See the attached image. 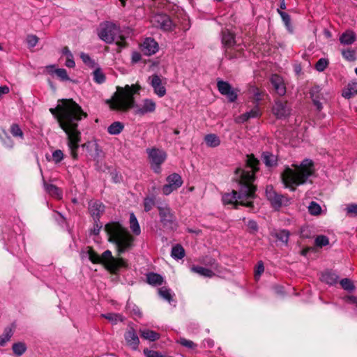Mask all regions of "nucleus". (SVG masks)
<instances>
[{"instance_id":"obj_1","label":"nucleus","mask_w":357,"mask_h":357,"mask_svg":"<svg viewBox=\"0 0 357 357\" xmlns=\"http://www.w3.org/2000/svg\"><path fill=\"white\" fill-rule=\"evenodd\" d=\"M61 105L50 108V113L56 119L60 128L67 135V144L74 160L78 158L79 144L81 142V132L78 130V122L87 114L73 99L61 100Z\"/></svg>"},{"instance_id":"obj_2","label":"nucleus","mask_w":357,"mask_h":357,"mask_svg":"<svg viewBox=\"0 0 357 357\" xmlns=\"http://www.w3.org/2000/svg\"><path fill=\"white\" fill-rule=\"evenodd\" d=\"M259 161L253 154L248 155L246 167L250 170H246L240 167L235 170V174L238 176L240 188L238 192L232 190L231 192L225 193L222 199L224 204H234L235 208L238 205L248 208H253V202L256 197L257 187L252 184L255 178V174L259 171Z\"/></svg>"},{"instance_id":"obj_3","label":"nucleus","mask_w":357,"mask_h":357,"mask_svg":"<svg viewBox=\"0 0 357 357\" xmlns=\"http://www.w3.org/2000/svg\"><path fill=\"white\" fill-rule=\"evenodd\" d=\"M294 169L286 167L281 174V178L285 188L295 191L296 187L305 184L314 174V162L310 159L303 160L301 163L292 165Z\"/></svg>"},{"instance_id":"obj_4","label":"nucleus","mask_w":357,"mask_h":357,"mask_svg":"<svg viewBox=\"0 0 357 357\" xmlns=\"http://www.w3.org/2000/svg\"><path fill=\"white\" fill-rule=\"evenodd\" d=\"M140 89L137 84L117 86L116 91L111 99L107 100L106 103L112 110L127 112L135 107L134 95L138 93Z\"/></svg>"},{"instance_id":"obj_5","label":"nucleus","mask_w":357,"mask_h":357,"mask_svg":"<svg viewBox=\"0 0 357 357\" xmlns=\"http://www.w3.org/2000/svg\"><path fill=\"white\" fill-rule=\"evenodd\" d=\"M105 230L109 236V241L116 245L118 256L133 246L134 237L119 222H112L106 224Z\"/></svg>"},{"instance_id":"obj_6","label":"nucleus","mask_w":357,"mask_h":357,"mask_svg":"<svg viewBox=\"0 0 357 357\" xmlns=\"http://www.w3.org/2000/svg\"><path fill=\"white\" fill-rule=\"evenodd\" d=\"M87 253L89 260L93 264L103 265L105 269L111 273H117L121 268L128 267L126 260L121 257H114L112 252L109 250H105L101 255H99L92 248L89 247Z\"/></svg>"},{"instance_id":"obj_7","label":"nucleus","mask_w":357,"mask_h":357,"mask_svg":"<svg viewBox=\"0 0 357 357\" xmlns=\"http://www.w3.org/2000/svg\"><path fill=\"white\" fill-rule=\"evenodd\" d=\"M98 36L107 43L115 42L119 47L126 46V38L121 33L119 26L114 23L106 24L100 31Z\"/></svg>"},{"instance_id":"obj_8","label":"nucleus","mask_w":357,"mask_h":357,"mask_svg":"<svg viewBox=\"0 0 357 357\" xmlns=\"http://www.w3.org/2000/svg\"><path fill=\"white\" fill-rule=\"evenodd\" d=\"M146 153L152 169L155 173L159 174L161 170L160 166L166 160V153L163 150L156 148L147 149Z\"/></svg>"},{"instance_id":"obj_9","label":"nucleus","mask_w":357,"mask_h":357,"mask_svg":"<svg viewBox=\"0 0 357 357\" xmlns=\"http://www.w3.org/2000/svg\"><path fill=\"white\" fill-rule=\"evenodd\" d=\"M160 222L166 228L172 229L175 224L176 217L170 207L167 204L158 206Z\"/></svg>"},{"instance_id":"obj_10","label":"nucleus","mask_w":357,"mask_h":357,"mask_svg":"<svg viewBox=\"0 0 357 357\" xmlns=\"http://www.w3.org/2000/svg\"><path fill=\"white\" fill-rule=\"evenodd\" d=\"M151 22L153 26L160 28L165 31L173 30L174 24L170 17L166 14L158 13L151 17Z\"/></svg>"},{"instance_id":"obj_11","label":"nucleus","mask_w":357,"mask_h":357,"mask_svg":"<svg viewBox=\"0 0 357 357\" xmlns=\"http://www.w3.org/2000/svg\"><path fill=\"white\" fill-rule=\"evenodd\" d=\"M272 112L277 119H285L290 115L291 107L287 100L278 99L275 100L274 105L272 107Z\"/></svg>"},{"instance_id":"obj_12","label":"nucleus","mask_w":357,"mask_h":357,"mask_svg":"<svg viewBox=\"0 0 357 357\" xmlns=\"http://www.w3.org/2000/svg\"><path fill=\"white\" fill-rule=\"evenodd\" d=\"M105 205L98 200H91L89 202V211L94 222L100 220L105 211Z\"/></svg>"},{"instance_id":"obj_13","label":"nucleus","mask_w":357,"mask_h":357,"mask_svg":"<svg viewBox=\"0 0 357 357\" xmlns=\"http://www.w3.org/2000/svg\"><path fill=\"white\" fill-rule=\"evenodd\" d=\"M151 81L150 84L153 89L154 93L160 98L163 97L166 94L165 86L162 84V79L160 77L156 74H154L149 77Z\"/></svg>"},{"instance_id":"obj_14","label":"nucleus","mask_w":357,"mask_h":357,"mask_svg":"<svg viewBox=\"0 0 357 357\" xmlns=\"http://www.w3.org/2000/svg\"><path fill=\"white\" fill-rule=\"evenodd\" d=\"M126 344L133 350H137L139 344V340L135 330L129 327L124 334Z\"/></svg>"},{"instance_id":"obj_15","label":"nucleus","mask_w":357,"mask_h":357,"mask_svg":"<svg viewBox=\"0 0 357 357\" xmlns=\"http://www.w3.org/2000/svg\"><path fill=\"white\" fill-rule=\"evenodd\" d=\"M244 55V49L240 45H234L232 47L225 49V56L229 60L237 59Z\"/></svg>"},{"instance_id":"obj_16","label":"nucleus","mask_w":357,"mask_h":357,"mask_svg":"<svg viewBox=\"0 0 357 357\" xmlns=\"http://www.w3.org/2000/svg\"><path fill=\"white\" fill-rule=\"evenodd\" d=\"M321 88L319 86H314L310 90V96L314 105L317 111L320 112L323 109L321 100L324 99L323 94L321 93Z\"/></svg>"},{"instance_id":"obj_17","label":"nucleus","mask_w":357,"mask_h":357,"mask_svg":"<svg viewBox=\"0 0 357 357\" xmlns=\"http://www.w3.org/2000/svg\"><path fill=\"white\" fill-rule=\"evenodd\" d=\"M141 50L144 54L150 56L155 54L158 50V44L154 39L147 38L142 43Z\"/></svg>"},{"instance_id":"obj_18","label":"nucleus","mask_w":357,"mask_h":357,"mask_svg":"<svg viewBox=\"0 0 357 357\" xmlns=\"http://www.w3.org/2000/svg\"><path fill=\"white\" fill-rule=\"evenodd\" d=\"M155 102L151 99H145L143 101L142 107H135V113L137 115L143 116L146 113L153 112L155 110Z\"/></svg>"},{"instance_id":"obj_19","label":"nucleus","mask_w":357,"mask_h":357,"mask_svg":"<svg viewBox=\"0 0 357 357\" xmlns=\"http://www.w3.org/2000/svg\"><path fill=\"white\" fill-rule=\"evenodd\" d=\"M270 81L274 90L279 96H282L286 93V86L282 77L276 74L273 75Z\"/></svg>"},{"instance_id":"obj_20","label":"nucleus","mask_w":357,"mask_h":357,"mask_svg":"<svg viewBox=\"0 0 357 357\" xmlns=\"http://www.w3.org/2000/svg\"><path fill=\"white\" fill-rule=\"evenodd\" d=\"M222 43L225 49L236 45L235 35L227 29L222 31Z\"/></svg>"},{"instance_id":"obj_21","label":"nucleus","mask_w":357,"mask_h":357,"mask_svg":"<svg viewBox=\"0 0 357 357\" xmlns=\"http://www.w3.org/2000/svg\"><path fill=\"white\" fill-rule=\"evenodd\" d=\"M271 236L282 243L284 245H288L290 232L287 229H274L271 232Z\"/></svg>"},{"instance_id":"obj_22","label":"nucleus","mask_w":357,"mask_h":357,"mask_svg":"<svg viewBox=\"0 0 357 357\" xmlns=\"http://www.w3.org/2000/svg\"><path fill=\"white\" fill-rule=\"evenodd\" d=\"M190 271L205 278H211L215 275V273L211 268L200 266L193 265L190 267Z\"/></svg>"},{"instance_id":"obj_23","label":"nucleus","mask_w":357,"mask_h":357,"mask_svg":"<svg viewBox=\"0 0 357 357\" xmlns=\"http://www.w3.org/2000/svg\"><path fill=\"white\" fill-rule=\"evenodd\" d=\"M261 115V112L257 104L250 111L246 112L245 113L239 116V119L241 122H245L250 119L258 118Z\"/></svg>"},{"instance_id":"obj_24","label":"nucleus","mask_w":357,"mask_h":357,"mask_svg":"<svg viewBox=\"0 0 357 357\" xmlns=\"http://www.w3.org/2000/svg\"><path fill=\"white\" fill-rule=\"evenodd\" d=\"M356 40V34L352 30H347L340 37V41L343 45H351Z\"/></svg>"},{"instance_id":"obj_25","label":"nucleus","mask_w":357,"mask_h":357,"mask_svg":"<svg viewBox=\"0 0 357 357\" xmlns=\"http://www.w3.org/2000/svg\"><path fill=\"white\" fill-rule=\"evenodd\" d=\"M146 282L151 285L158 286L161 285L164 280L160 274L151 272L146 274Z\"/></svg>"},{"instance_id":"obj_26","label":"nucleus","mask_w":357,"mask_h":357,"mask_svg":"<svg viewBox=\"0 0 357 357\" xmlns=\"http://www.w3.org/2000/svg\"><path fill=\"white\" fill-rule=\"evenodd\" d=\"M356 95H357V83L356 82L349 83L342 93V96L347 99Z\"/></svg>"},{"instance_id":"obj_27","label":"nucleus","mask_w":357,"mask_h":357,"mask_svg":"<svg viewBox=\"0 0 357 357\" xmlns=\"http://www.w3.org/2000/svg\"><path fill=\"white\" fill-rule=\"evenodd\" d=\"M338 276L333 272L326 271L321 273V280L330 285H333L337 283Z\"/></svg>"},{"instance_id":"obj_28","label":"nucleus","mask_w":357,"mask_h":357,"mask_svg":"<svg viewBox=\"0 0 357 357\" xmlns=\"http://www.w3.org/2000/svg\"><path fill=\"white\" fill-rule=\"evenodd\" d=\"M0 140L7 148L13 149L14 147V141L3 128H0Z\"/></svg>"},{"instance_id":"obj_29","label":"nucleus","mask_w":357,"mask_h":357,"mask_svg":"<svg viewBox=\"0 0 357 357\" xmlns=\"http://www.w3.org/2000/svg\"><path fill=\"white\" fill-rule=\"evenodd\" d=\"M0 140L7 148L13 149L14 147V141L3 128H0Z\"/></svg>"},{"instance_id":"obj_30","label":"nucleus","mask_w":357,"mask_h":357,"mask_svg":"<svg viewBox=\"0 0 357 357\" xmlns=\"http://www.w3.org/2000/svg\"><path fill=\"white\" fill-rule=\"evenodd\" d=\"M0 140L7 148L13 149L14 147V141L3 128H0Z\"/></svg>"},{"instance_id":"obj_31","label":"nucleus","mask_w":357,"mask_h":357,"mask_svg":"<svg viewBox=\"0 0 357 357\" xmlns=\"http://www.w3.org/2000/svg\"><path fill=\"white\" fill-rule=\"evenodd\" d=\"M139 333L143 339L150 341H155L160 338V334L149 329L140 330Z\"/></svg>"},{"instance_id":"obj_32","label":"nucleus","mask_w":357,"mask_h":357,"mask_svg":"<svg viewBox=\"0 0 357 357\" xmlns=\"http://www.w3.org/2000/svg\"><path fill=\"white\" fill-rule=\"evenodd\" d=\"M9 131L13 137L20 139L21 140L24 139V132L22 130V128H20L19 124L15 123H12L10 125Z\"/></svg>"},{"instance_id":"obj_33","label":"nucleus","mask_w":357,"mask_h":357,"mask_svg":"<svg viewBox=\"0 0 357 357\" xmlns=\"http://www.w3.org/2000/svg\"><path fill=\"white\" fill-rule=\"evenodd\" d=\"M261 159L267 167H273L277 165L276 157L270 152H264Z\"/></svg>"},{"instance_id":"obj_34","label":"nucleus","mask_w":357,"mask_h":357,"mask_svg":"<svg viewBox=\"0 0 357 357\" xmlns=\"http://www.w3.org/2000/svg\"><path fill=\"white\" fill-rule=\"evenodd\" d=\"M130 228L134 234L138 236L141 233L140 227L135 215L133 213H130Z\"/></svg>"},{"instance_id":"obj_35","label":"nucleus","mask_w":357,"mask_h":357,"mask_svg":"<svg viewBox=\"0 0 357 357\" xmlns=\"http://www.w3.org/2000/svg\"><path fill=\"white\" fill-rule=\"evenodd\" d=\"M124 128V125L120 121H115L112 123L108 128L107 132L110 135H116L120 134Z\"/></svg>"},{"instance_id":"obj_36","label":"nucleus","mask_w":357,"mask_h":357,"mask_svg":"<svg viewBox=\"0 0 357 357\" xmlns=\"http://www.w3.org/2000/svg\"><path fill=\"white\" fill-rule=\"evenodd\" d=\"M204 141L209 147H217L220 144V138L215 134H208L204 137Z\"/></svg>"},{"instance_id":"obj_37","label":"nucleus","mask_w":357,"mask_h":357,"mask_svg":"<svg viewBox=\"0 0 357 357\" xmlns=\"http://www.w3.org/2000/svg\"><path fill=\"white\" fill-rule=\"evenodd\" d=\"M171 256L176 259H181L185 257V250L182 245L177 244L173 246L171 252Z\"/></svg>"},{"instance_id":"obj_38","label":"nucleus","mask_w":357,"mask_h":357,"mask_svg":"<svg viewBox=\"0 0 357 357\" xmlns=\"http://www.w3.org/2000/svg\"><path fill=\"white\" fill-rule=\"evenodd\" d=\"M200 261L206 267H209L211 270L217 271L219 268V264L214 258L211 257L206 256L203 257Z\"/></svg>"},{"instance_id":"obj_39","label":"nucleus","mask_w":357,"mask_h":357,"mask_svg":"<svg viewBox=\"0 0 357 357\" xmlns=\"http://www.w3.org/2000/svg\"><path fill=\"white\" fill-rule=\"evenodd\" d=\"M166 181L167 183L174 185V186L179 188L183 183L181 176L176 173H173L169 175L166 178Z\"/></svg>"},{"instance_id":"obj_40","label":"nucleus","mask_w":357,"mask_h":357,"mask_svg":"<svg viewBox=\"0 0 357 357\" xmlns=\"http://www.w3.org/2000/svg\"><path fill=\"white\" fill-rule=\"evenodd\" d=\"M102 317L109 320L112 324H116L118 321L123 322L124 321V317L117 313H107L101 314Z\"/></svg>"},{"instance_id":"obj_41","label":"nucleus","mask_w":357,"mask_h":357,"mask_svg":"<svg viewBox=\"0 0 357 357\" xmlns=\"http://www.w3.org/2000/svg\"><path fill=\"white\" fill-rule=\"evenodd\" d=\"M249 91L250 93L252 94L255 101L257 102V104H258V102L262 100L264 92L259 89L258 87L254 86H251Z\"/></svg>"},{"instance_id":"obj_42","label":"nucleus","mask_w":357,"mask_h":357,"mask_svg":"<svg viewBox=\"0 0 357 357\" xmlns=\"http://www.w3.org/2000/svg\"><path fill=\"white\" fill-rule=\"evenodd\" d=\"M93 80L97 84H102L105 82L106 77L104 73L102 71V70L100 68H97L93 72Z\"/></svg>"},{"instance_id":"obj_43","label":"nucleus","mask_w":357,"mask_h":357,"mask_svg":"<svg viewBox=\"0 0 357 357\" xmlns=\"http://www.w3.org/2000/svg\"><path fill=\"white\" fill-rule=\"evenodd\" d=\"M45 189L47 193L52 196L59 197L61 195V191L58 187L53 184L44 183Z\"/></svg>"},{"instance_id":"obj_44","label":"nucleus","mask_w":357,"mask_h":357,"mask_svg":"<svg viewBox=\"0 0 357 357\" xmlns=\"http://www.w3.org/2000/svg\"><path fill=\"white\" fill-rule=\"evenodd\" d=\"M321 207L316 202L312 201L308 206V212L312 215H319L321 213Z\"/></svg>"},{"instance_id":"obj_45","label":"nucleus","mask_w":357,"mask_h":357,"mask_svg":"<svg viewBox=\"0 0 357 357\" xmlns=\"http://www.w3.org/2000/svg\"><path fill=\"white\" fill-rule=\"evenodd\" d=\"M13 333L10 328H6L3 333L0 335V346H3L8 341L10 340Z\"/></svg>"},{"instance_id":"obj_46","label":"nucleus","mask_w":357,"mask_h":357,"mask_svg":"<svg viewBox=\"0 0 357 357\" xmlns=\"http://www.w3.org/2000/svg\"><path fill=\"white\" fill-rule=\"evenodd\" d=\"M217 87L219 92L223 95L227 93V91L228 92V90H230L231 86L229 82L220 79L217 82Z\"/></svg>"},{"instance_id":"obj_47","label":"nucleus","mask_w":357,"mask_h":357,"mask_svg":"<svg viewBox=\"0 0 357 357\" xmlns=\"http://www.w3.org/2000/svg\"><path fill=\"white\" fill-rule=\"evenodd\" d=\"M12 348L14 354L17 356L22 355L26 350V344L23 342L15 343Z\"/></svg>"},{"instance_id":"obj_48","label":"nucleus","mask_w":357,"mask_h":357,"mask_svg":"<svg viewBox=\"0 0 357 357\" xmlns=\"http://www.w3.org/2000/svg\"><path fill=\"white\" fill-rule=\"evenodd\" d=\"M314 243L316 246L322 248L329 244V239L326 236L319 235L316 237Z\"/></svg>"},{"instance_id":"obj_49","label":"nucleus","mask_w":357,"mask_h":357,"mask_svg":"<svg viewBox=\"0 0 357 357\" xmlns=\"http://www.w3.org/2000/svg\"><path fill=\"white\" fill-rule=\"evenodd\" d=\"M178 343H179L181 345H182L184 347H186L188 349L194 350L197 348V345L194 342L190 340H187L184 337H181L178 340Z\"/></svg>"},{"instance_id":"obj_50","label":"nucleus","mask_w":357,"mask_h":357,"mask_svg":"<svg viewBox=\"0 0 357 357\" xmlns=\"http://www.w3.org/2000/svg\"><path fill=\"white\" fill-rule=\"evenodd\" d=\"M278 13H279V15H280V17H282V21L284 22L285 26H287V28L288 29H291V17L290 15L284 12V11H282L280 9H278Z\"/></svg>"},{"instance_id":"obj_51","label":"nucleus","mask_w":357,"mask_h":357,"mask_svg":"<svg viewBox=\"0 0 357 357\" xmlns=\"http://www.w3.org/2000/svg\"><path fill=\"white\" fill-rule=\"evenodd\" d=\"M238 92V89H235L231 87L230 90H228V92L227 91V93L223 94V96H225L230 102H234L237 100Z\"/></svg>"},{"instance_id":"obj_52","label":"nucleus","mask_w":357,"mask_h":357,"mask_svg":"<svg viewBox=\"0 0 357 357\" xmlns=\"http://www.w3.org/2000/svg\"><path fill=\"white\" fill-rule=\"evenodd\" d=\"M328 65V61L326 59L321 58L318 60L315 64V68L319 72L324 71Z\"/></svg>"},{"instance_id":"obj_53","label":"nucleus","mask_w":357,"mask_h":357,"mask_svg":"<svg viewBox=\"0 0 357 357\" xmlns=\"http://www.w3.org/2000/svg\"><path fill=\"white\" fill-rule=\"evenodd\" d=\"M342 54L343 57L347 61H354L356 59V52L353 50H346L342 51Z\"/></svg>"},{"instance_id":"obj_54","label":"nucleus","mask_w":357,"mask_h":357,"mask_svg":"<svg viewBox=\"0 0 357 357\" xmlns=\"http://www.w3.org/2000/svg\"><path fill=\"white\" fill-rule=\"evenodd\" d=\"M250 234H255L258 231V225L256 221L250 220L246 224Z\"/></svg>"},{"instance_id":"obj_55","label":"nucleus","mask_w":357,"mask_h":357,"mask_svg":"<svg viewBox=\"0 0 357 357\" xmlns=\"http://www.w3.org/2000/svg\"><path fill=\"white\" fill-rule=\"evenodd\" d=\"M340 284L344 289L347 290V291L354 290L355 288L351 280L348 278L342 279L340 281Z\"/></svg>"},{"instance_id":"obj_56","label":"nucleus","mask_w":357,"mask_h":357,"mask_svg":"<svg viewBox=\"0 0 357 357\" xmlns=\"http://www.w3.org/2000/svg\"><path fill=\"white\" fill-rule=\"evenodd\" d=\"M284 199V196L277 194L275 197L273 199L271 203L275 208H280L282 206Z\"/></svg>"},{"instance_id":"obj_57","label":"nucleus","mask_w":357,"mask_h":357,"mask_svg":"<svg viewBox=\"0 0 357 357\" xmlns=\"http://www.w3.org/2000/svg\"><path fill=\"white\" fill-rule=\"evenodd\" d=\"M155 205V200L153 198L146 197L144 200V207L146 212L150 211Z\"/></svg>"},{"instance_id":"obj_58","label":"nucleus","mask_w":357,"mask_h":357,"mask_svg":"<svg viewBox=\"0 0 357 357\" xmlns=\"http://www.w3.org/2000/svg\"><path fill=\"white\" fill-rule=\"evenodd\" d=\"M56 75L60 78L62 81L69 80L70 78L68 75L67 71L64 68H58L54 70Z\"/></svg>"},{"instance_id":"obj_59","label":"nucleus","mask_w":357,"mask_h":357,"mask_svg":"<svg viewBox=\"0 0 357 357\" xmlns=\"http://www.w3.org/2000/svg\"><path fill=\"white\" fill-rule=\"evenodd\" d=\"M159 294L161 297L170 302L172 300V295L170 290L165 287L159 289Z\"/></svg>"},{"instance_id":"obj_60","label":"nucleus","mask_w":357,"mask_h":357,"mask_svg":"<svg viewBox=\"0 0 357 357\" xmlns=\"http://www.w3.org/2000/svg\"><path fill=\"white\" fill-rule=\"evenodd\" d=\"M174 185L167 183V184L164 185L162 187V193L165 195H169L171 194L173 191L177 190L179 187H175Z\"/></svg>"},{"instance_id":"obj_61","label":"nucleus","mask_w":357,"mask_h":357,"mask_svg":"<svg viewBox=\"0 0 357 357\" xmlns=\"http://www.w3.org/2000/svg\"><path fill=\"white\" fill-rule=\"evenodd\" d=\"M347 214L350 216H357V204H348L345 208Z\"/></svg>"},{"instance_id":"obj_62","label":"nucleus","mask_w":357,"mask_h":357,"mask_svg":"<svg viewBox=\"0 0 357 357\" xmlns=\"http://www.w3.org/2000/svg\"><path fill=\"white\" fill-rule=\"evenodd\" d=\"M39 38L36 35H28L26 37V43L29 47H34L38 42Z\"/></svg>"},{"instance_id":"obj_63","label":"nucleus","mask_w":357,"mask_h":357,"mask_svg":"<svg viewBox=\"0 0 357 357\" xmlns=\"http://www.w3.org/2000/svg\"><path fill=\"white\" fill-rule=\"evenodd\" d=\"M143 352L146 357H163L160 352L148 348L144 349Z\"/></svg>"},{"instance_id":"obj_64","label":"nucleus","mask_w":357,"mask_h":357,"mask_svg":"<svg viewBox=\"0 0 357 357\" xmlns=\"http://www.w3.org/2000/svg\"><path fill=\"white\" fill-rule=\"evenodd\" d=\"M277 192L273 190L272 185H267L266 188V195L267 199L271 202L274 197L277 195Z\"/></svg>"}]
</instances>
